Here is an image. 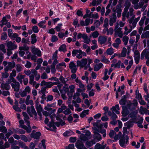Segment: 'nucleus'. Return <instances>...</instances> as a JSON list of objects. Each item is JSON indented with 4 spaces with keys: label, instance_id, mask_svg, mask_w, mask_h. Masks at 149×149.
Wrapping results in <instances>:
<instances>
[{
    "label": "nucleus",
    "instance_id": "obj_1",
    "mask_svg": "<svg viewBox=\"0 0 149 149\" xmlns=\"http://www.w3.org/2000/svg\"><path fill=\"white\" fill-rule=\"evenodd\" d=\"M140 18V17H139L135 19L131 24H130V29H128L126 26L125 27V31L124 33V35H127L132 31V29L136 27V24L137 22L139 20Z\"/></svg>",
    "mask_w": 149,
    "mask_h": 149
},
{
    "label": "nucleus",
    "instance_id": "obj_2",
    "mask_svg": "<svg viewBox=\"0 0 149 149\" xmlns=\"http://www.w3.org/2000/svg\"><path fill=\"white\" fill-rule=\"evenodd\" d=\"M129 137L127 135L123 136L121 137L119 141V143L120 146L125 148L129 144Z\"/></svg>",
    "mask_w": 149,
    "mask_h": 149
},
{
    "label": "nucleus",
    "instance_id": "obj_3",
    "mask_svg": "<svg viewBox=\"0 0 149 149\" xmlns=\"http://www.w3.org/2000/svg\"><path fill=\"white\" fill-rule=\"evenodd\" d=\"M127 58L128 59H130V60L129 61L128 60L125 59L124 61V63L125 65H127L126 67V69L127 71H128L133 65V60L132 56H128L127 57Z\"/></svg>",
    "mask_w": 149,
    "mask_h": 149
},
{
    "label": "nucleus",
    "instance_id": "obj_4",
    "mask_svg": "<svg viewBox=\"0 0 149 149\" xmlns=\"http://www.w3.org/2000/svg\"><path fill=\"white\" fill-rule=\"evenodd\" d=\"M134 9L133 8H130L129 9V12H127L126 15V17L127 18L130 17V16H132V17L129 19L128 22L129 24H131L132 22L134 20L135 15L133 14Z\"/></svg>",
    "mask_w": 149,
    "mask_h": 149
},
{
    "label": "nucleus",
    "instance_id": "obj_5",
    "mask_svg": "<svg viewBox=\"0 0 149 149\" xmlns=\"http://www.w3.org/2000/svg\"><path fill=\"white\" fill-rule=\"evenodd\" d=\"M87 63L88 59L87 58H82L80 61H77V66H80L82 68H84L85 70V67L86 66V64Z\"/></svg>",
    "mask_w": 149,
    "mask_h": 149
},
{
    "label": "nucleus",
    "instance_id": "obj_6",
    "mask_svg": "<svg viewBox=\"0 0 149 149\" xmlns=\"http://www.w3.org/2000/svg\"><path fill=\"white\" fill-rule=\"evenodd\" d=\"M122 133L119 132L118 134H116V133L113 130H111L109 134V136L111 138H113L115 140H117L120 136Z\"/></svg>",
    "mask_w": 149,
    "mask_h": 149
},
{
    "label": "nucleus",
    "instance_id": "obj_7",
    "mask_svg": "<svg viewBox=\"0 0 149 149\" xmlns=\"http://www.w3.org/2000/svg\"><path fill=\"white\" fill-rule=\"evenodd\" d=\"M45 93L46 88L44 87H42L40 91H39V93L40 95H42V96L41 97L42 100L40 101L41 103H44V100L47 98V97L45 95Z\"/></svg>",
    "mask_w": 149,
    "mask_h": 149
},
{
    "label": "nucleus",
    "instance_id": "obj_8",
    "mask_svg": "<svg viewBox=\"0 0 149 149\" xmlns=\"http://www.w3.org/2000/svg\"><path fill=\"white\" fill-rule=\"evenodd\" d=\"M145 57L146 59L149 58V47L146 48L142 52L141 55V59L143 60Z\"/></svg>",
    "mask_w": 149,
    "mask_h": 149
},
{
    "label": "nucleus",
    "instance_id": "obj_9",
    "mask_svg": "<svg viewBox=\"0 0 149 149\" xmlns=\"http://www.w3.org/2000/svg\"><path fill=\"white\" fill-rule=\"evenodd\" d=\"M13 83L11 84V86L15 91H18L20 87L19 83L16 80H13Z\"/></svg>",
    "mask_w": 149,
    "mask_h": 149
},
{
    "label": "nucleus",
    "instance_id": "obj_10",
    "mask_svg": "<svg viewBox=\"0 0 149 149\" xmlns=\"http://www.w3.org/2000/svg\"><path fill=\"white\" fill-rule=\"evenodd\" d=\"M27 111L28 113L31 116L33 117V115L36 117V112L33 106H31V107H28Z\"/></svg>",
    "mask_w": 149,
    "mask_h": 149
},
{
    "label": "nucleus",
    "instance_id": "obj_11",
    "mask_svg": "<svg viewBox=\"0 0 149 149\" xmlns=\"http://www.w3.org/2000/svg\"><path fill=\"white\" fill-rule=\"evenodd\" d=\"M77 66L73 61H71L69 65V67L71 70V72L72 73H76L77 70Z\"/></svg>",
    "mask_w": 149,
    "mask_h": 149
},
{
    "label": "nucleus",
    "instance_id": "obj_12",
    "mask_svg": "<svg viewBox=\"0 0 149 149\" xmlns=\"http://www.w3.org/2000/svg\"><path fill=\"white\" fill-rule=\"evenodd\" d=\"M107 37L106 36H99L98 40L99 43L101 45L104 44L107 41Z\"/></svg>",
    "mask_w": 149,
    "mask_h": 149
},
{
    "label": "nucleus",
    "instance_id": "obj_13",
    "mask_svg": "<svg viewBox=\"0 0 149 149\" xmlns=\"http://www.w3.org/2000/svg\"><path fill=\"white\" fill-rule=\"evenodd\" d=\"M117 17L116 15V13L113 14L112 16L109 18V24L110 26L113 25V24L116 21Z\"/></svg>",
    "mask_w": 149,
    "mask_h": 149
},
{
    "label": "nucleus",
    "instance_id": "obj_14",
    "mask_svg": "<svg viewBox=\"0 0 149 149\" xmlns=\"http://www.w3.org/2000/svg\"><path fill=\"white\" fill-rule=\"evenodd\" d=\"M7 47L8 49L11 50H14L17 48V45L11 41H9L7 43Z\"/></svg>",
    "mask_w": 149,
    "mask_h": 149
},
{
    "label": "nucleus",
    "instance_id": "obj_15",
    "mask_svg": "<svg viewBox=\"0 0 149 149\" xmlns=\"http://www.w3.org/2000/svg\"><path fill=\"white\" fill-rule=\"evenodd\" d=\"M101 121L100 120H97L96 123H93V125L96 126L98 128H101L102 126L103 125L105 128H107L108 126L107 123H105L103 124V125L102 124H98V123L101 122Z\"/></svg>",
    "mask_w": 149,
    "mask_h": 149
},
{
    "label": "nucleus",
    "instance_id": "obj_16",
    "mask_svg": "<svg viewBox=\"0 0 149 149\" xmlns=\"http://www.w3.org/2000/svg\"><path fill=\"white\" fill-rule=\"evenodd\" d=\"M75 146L78 149H88L85 147L81 141H77L75 144Z\"/></svg>",
    "mask_w": 149,
    "mask_h": 149
},
{
    "label": "nucleus",
    "instance_id": "obj_17",
    "mask_svg": "<svg viewBox=\"0 0 149 149\" xmlns=\"http://www.w3.org/2000/svg\"><path fill=\"white\" fill-rule=\"evenodd\" d=\"M26 124L28 126V127L25 125H20V127H21L26 130L27 133H29L31 132V127L30 126L29 122H27V123Z\"/></svg>",
    "mask_w": 149,
    "mask_h": 149
},
{
    "label": "nucleus",
    "instance_id": "obj_18",
    "mask_svg": "<svg viewBox=\"0 0 149 149\" xmlns=\"http://www.w3.org/2000/svg\"><path fill=\"white\" fill-rule=\"evenodd\" d=\"M15 62H8L7 66L4 68L5 71L8 72L9 70H11L12 68L15 67Z\"/></svg>",
    "mask_w": 149,
    "mask_h": 149
},
{
    "label": "nucleus",
    "instance_id": "obj_19",
    "mask_svg": "<svg viewBox=\"0 0 149 149\" xmlns=\"http://www.w3.org/2000/svg\"><path fill=\"white\" fill-rule=\"evenodd\" d=\"M115 34L116 35H118V36L122 38L123 36V32L122 31V29L120 27L118 28L116 30H115Z\"/></svg>",
    "mask_w": 149,
    "mask_h": 149
},
{
    "label": "nucleus",
    "instance_id": "obj_20",
    "mask_svg": "<svg viewBox=\"0 0 149 149\" xmlns=\"http://www.w3.org/2000/svg\"><path fill=\"white\" fill-rule=\"evenodd\" d=\"M122 6L117 5L116 7V9L114 10V11L116 12L117 13V17H119L121 16V13L122 12V10L121 8Z\"/></svg>",
    "mask_w": 149,
    "mask_h": 149
},
{
    "label": "nucleus",
    "instance_id": "obj_21",
    "mask_svg": "<svg viewBox=\"0 0 149 149\" xmlns=\"http://www.w3.org/2000/svg\"><path fill=\"white\" fill-rule=\"evenodd\" d=\"M10 18L11 16L10 15H7L3 17L0 22L3 23V24H6V25L8 22V20L7 19H10Z\"/></svg>",
    "mask_w": 149,
    "mask_h": 149
},
{
    "label": "nucleus",
    "instance_id": "obj_22",
    "mask_svg": "<svg viewBox=\"0 0 149 149\" xmlns=\"http://www.w3.org/2000/svg\"><path fill=\"white\" fill-rule=\"evenodd\" d=\"M86 54L85 52H83L81 50L79 49L78 54L77 55V57L79 58L80 59L82 58L83 56H86Z\"/></svg>",
    "mask_w": 149,
    "mask_h": 149
},
{
    "label": "nucleus",
    "instance_id": "obj_23",
    "mask_svg": "<svg viewBox=\"0 0 149 149\" xmlns=\"http://www.w3.org/2000/svg\"><path fill=\"white\" fill-rule=\"evenodd\" d=\"M111 110L113 112H114L117 114L120 113V112L119 111V110H120V108L119 105L118 104H117L115 106L112 107Z\"/></svg>",
    "mask_w": 149,
    "mask_h": 149
},
{
    "label": "nucleus",
    "instance_id": "obj_24",
    "mask_svg": "<svg viewBox=\"0 0 149 149\" xmlns=\"http://www.w3.org/2000/svg\"><path fill=\"white\" fill-rule=\"evenodd\" d=\"M82 39H83V41L84 43L87 44H88L90 41V39L88 38L87 34L85 33Z\"/></svg>",
    "mask_w": 149,
    "mask_h": 149
},
{
    "label": "nucleus",
    "instance_id": "obj_25",
    "mask_svg": "<svg viewBox=\"0 0 149 149\" xmlns=\"http://www.w3.org/2000/svg\"><path fill=\"white\" fill-rule=\"evenodd\" d=\"M25 77V75H22L20 73H19L17 76L16 78L19 82L22 84L23 82L22 79H24Z\"/></svg>",
    "mask_w": 149,
    "mask_h": 149
},
{
    "label": "nucleus",
    "instance_id": "obj_26",
    "mask_svg": "<svg viewBox=\"0 0 149 149\" xmlns=\"http://www.w3.org/2000/svg\"><path fill=\"white\" fill-rule=\"evenodd\" d=\"M45 141L46 140L44 139H43L41 141V143H39V144L38 147L39 148L42 149V146L44 149H46V146L45 144Z\"/></svg>",
    "mask_w": 149,
    "mask_h": 149
},
{
    "label": "nucleus",
    "instance_id": "obj_27",
    "mask_svg": "<svg viewBox=\"0 0 149 149\" xmlns=\"http://www.w3.org/2000/svg\"><path fill=\"white\" fill-rule=\"evenodd\" d=\"M103 64L100 63L98 64L95 65L94 68V70L95 71H97L103 66Z\"/></svg>",
    "mask_w": 149,
    "mask_h": 149
},
{
    "label": "nucleus",
    "instance_id": "obj_28",
    "mask_svg": "<svg viewBox=\"0 0 149 149\" xmlns=\"http://www.w3.org/2000/svg\"><path fill=\"white\" fill-rule=\"evenodd\" d=\"M64 66H66L65 63L64 62H62L58 64L56 66V69L58 70V71H60L62 69V67Z\"/></svg>",
    "mask_w": 149,
    "mask_h": 149
},
{
    "label": "nucleus",
    "instance_id": "obj_29",
    "mask_svg": "<svg viewBox=\"0 0 149 149\" xmlns=\"http://www.w3.org/2000/svg\"><path fill=\"white\" fill-rule=\"evenodd\" d=\"M10 87L9 84L6 82L5 83H3L1 84V88L3 89L8 90L9 89Z\"/></svg>",
    "mask_w": 149,
    "mask_h": 149
},
{
    "label": "nucleus",
    "instance_id": "obj_30",
    "mask_svg": "<svg viewBox=\"0 0 149 149\" xmlns=\"http://www.w3.org/2000/svg\"><path fill=\"white\" fill-rule=\"evenodd\" d=\"M89 111L88 109L83 111L80 115V117L82 118L85 117L86 115L88 114Z\"/></svg>",
    "mask_w": 149,
    "mask_h": 149
},
{
    "label": "nucleus",
    "instance_id": "obj_31",
    "mask_svg": "<svg viewBox=\"0 0 149 149\" xmlns=\"http://www.w3.org/2000/svg\"><path fill=\"white\" fill-rule=\"evenodd\" d=\"M106 145L100 144L99 143H97L95 146V149H104Z\"/></svg>",
    "mask_w": 149,
    "mask_h": 149
},
{
    "label": "nucleus",
    "instance_id": "obj_32",
    "mask_svg": "<svg viewBox=\"0 0 149 149\" xmlns=\"http://www.w3.org/2000/svg\"><path fill=\"white\" fill-rule=\"evenodd\" d=\"M74 132L71 130H69L68 131H66L63 134V136H71Z\"/></svg>",
    "mask_w": 149,
    "mask_h": 149
},
{
    "label": "nucleus",
    "instance_id": "obj_33",
    "mask_svg": "<svg viewBox=\"0 0 149 149\" xmlns=\"http://www.w3.org/2000/svg\"><path fill=\"white\" fill-rule=\"evenodd\" d=\"M94 133L95 137L94 138L95 139H97L99 141H100L102 139V138L101 137V136L100 134H99L96 132H94Z\"/></svg>",
    "mask_w": 149,
    "mask_h": 149
},
{
    "label": "nucleus",
    "instance_id": "obj_34",
    "mask_svg": "<svg viewBox=\"0 0 149 149\" xmlns=\"http://www.w3.org/2000/svg\"><path fill=\"white\" fill-rule=\"evenodd\" d=\"M58 50L59 51H62L64 52H65L67 51L66 45L64 44L62 45L59 47Z\"/></svg>",
    "mask_w": 149,
    "mask_h": 149
},
{
    "label": "nucleus",
    "instance_id": "obj_35",
    "mask_svg": "<svg viewBox=\"0 0 149 149\" xmlns=\"http://www.w3.org/2000/svg\"><path fill=\"white\" fill-rule=\"evenodd\" d=\"M121 64V61L119 60L118 62L115 64H112L111 65V67H114V68H120V65Z\"/></svg>",
    "mask_w": 149,
    "mask_h": 149
},
{
    "label": "nucleus",
    "instance_id": "obj_36",
    "mask_svg": "<svg viewBox=\"0 0 149 149\" xmlns=\"http://www.w3.org/2000/svg\"><path fill=\"white\" fill-rule=\"evenodd\" d=\"M106 53L108 55H111L113 54L114 52V49L113 48L111 47L108 49L106 50Z\"/></svg>",
    "mask_w": 149,
    "mask_h": 149
},
{
    "label": "nucleus",
    "instance_id": "obj_37",
    "mask_svg": "<svg viewBox=\"0 0 149 149\" xmlns=\"http://www.w3.org/2000/svg\"><path fill=\"white\" fill-rule=\"evenodd\" d=\"M149 38V31H146L143 33L141 36V38Z\"/></svg>",
    "mask_w": 149,
    "mask_h": 149
},
{
    "label": "nucleus",
    "instance_id": "obj_38",
    "mask_svg": "<svg viewBox=\"0 0 149 149\" xmlns=\"http://www.w3.org/2000/svg\"><path fill=\"white\" fill-rule=\"evenodd\" d=\"M22 114L24 116V120L26 123H27V122H29L28 121L29 118L27 113L26 112H22Z\"/></svg>",
    "mask_w": 149,
    "mask_h": 149
},
{
    "label": "nucleus",
    "instance_id": "obj_39",
    "mask_svg": "<svg viewBox=\"0 0 149 149\" xmlns=\"http://www.w3.org/2000/svg\"><path fill=\"white\" fill-rule=\"evenodd\" d=\"M126 97L124 95L122 97L121 100L119 101V103L122 105H125L126 102Z\"/></svg>",
    "mask_w": 149,
    "mask_h": 149
},
{
    "label": "nucleus",
    "instance_id": "obj_40",
    "mask_svg": "<svg viewBox=\"0 0 149 149\" xmlns=\"http://www.w3.org/2000/svg\"><path fill=\"white\" fill-rule=\"evenodd\" d=\"M56 82H47L46 87H45L46 88H49L51 87L53 85L56 84Z\"/></svg>",
    "mask_w": 149,
    "mask_h": 149
},
{
    "label": "nucleus",
    "instance_id": "obj_41",
    "mask_svg": "<svg viewBox=\"0 0 149 149\" xmlns=\"http://www.w3.org/2000/svg\"><path fill=\"white\" fill-rule=\"evenodd\" d=\"M99 33L97 31H95L92 33L90 36V37H93V38H96L98 37Z\"/></svg>",
    "mask_w": 149,
    "mask_h": 149
},
{
    "label": "nucleus",
    "instance_id": "obj_42",
    "mask_svg": "<svg viewBox=\"0 0 149 149\" xmlns=\"http://www.w3.org/2000/svg\"><path fill=\"white\" fill-rule=\"evenodd\" d=\"M141 65H138L136 67L133 74V76L137 74V72L141 70Z\"/></svg>",
    "mask_w": 149,
    "mask_h": 149
},
{
    "label": "nucleus",
    "instance_id": "obj_43",
    "mask_svg": "<svg viewBox=\"0 0 149 149\" xmlns=\"http://www.w3.org/2000/svg\"><path fill=\"white\" fill-rule=\"evenodd\" d=\"M95 143L93 141H87L86 143V146L87 147L89 148L93 144Z\"/></svg>",
    "mask_w": 149,
    "mask_h": 149
},
{
    "label": "nucleus",
    "instance_id": "obj_44",
    "mask_svg": "<svg viewBox=\"0 0 149 149\" xmlns=\"http://www.w3.org/2000/svg\"><path fill=\"white\" fill-rule=\"evenodd\" d=\"M109 26V19L107 18H106L104 21L103 27L106 29H107V27Z\"/></svg>",
    "mask_w": 149,
    "mask_h": 149
},
{
    "label": "nucleus",
    "instance_id": "obj_45",
    "mask_svg": "<svg viewBox=\"0 0 149 149\" xmlns=\"http://www.w3.org/2000/svg\"><path fill=\"white\" fill-rule=\"evenodd\" d=\"M31 43L34 44L36 42V36L35 34H33L31 36Z\"/></svg>",
    "mask_w": 149,
    "mask_h": 149
},
{
    "label": "nucleus",
    "instance_id": "obj_46",
    "mask_svg": "<svg viewBox=\"0 0 149 149\" xmlns=\"http://www.w3.org/2000/svg\"><path fill=\"white\" fill-rule=\"evenodd\" d=\"M127 49L125 47H123L122 51L121 53L120 56L121 57H125L126 55Z\"/></svg>",
    "mask_w": 149,
    "mask_h": 149
},
{
    "label": "nucleus",
    "instance_id": "obj_47",
    "mask_svg": "<svg viewBox=\"0 0 149 149\" xmlns=\"http://www.w3.org/2000/svg\"><path fill=\"white\" fill-rule=\"evenodd\" d=\"M102 58L101 61L104 63L109 64L110 63V61L108 59L106 58L104 56H102Z\"/></svg>",
    "mask_w": 149,
    "mask_h": 149
},
{
    "label": "nucleus",
    "instance_id": "obj_48",
    "mask_svg": "<svg viewBox=\"0 0 149 149\" xmlns=\"http://www.w3.org/2000/svg\"><path fill=\"white\" fill-rule=\"evenodd\" d=\"M31 138L35 139H37V132H36L35 130H33L31 134Z\"/></svg>",
    "mask_w": 149,
    "mask_h": 149
},
{
    "label": "nucleus",
    "instance_id": "obj_49",
    "mask_svg": "<svg viewBox=\"0 0 149 149\" xmlns=\"http://www.w3.org/2000/svg\"><path fill=\"white\" fill-rule=\"evenodd\" d=\"M129 40V37L128 36H125L123 38L122 40L124 43L125 45H126L128 43Z\"/></svg>",
    "mask_w": 149,
    "mask_h": 149
},
{
    "label": "nucleus",
    "instance_id": "obj_50",
    "mask_svg": "<svg viewBox=\"0 0 149 149\" xmlns=\"http://www.w3.org/2000/svg\"><path fill=\"white\" fill-rule=\"evenodd\" d=\"M54 124L57 127H59L60 125L62 126L65 124V123L61 120H60V122L54 123Z\"/></svg>",
    "mask_w": 149,
    "mask_h": 149
},
{
    "label": "nucleus",
    "instance_id": "obj_51",
    "mask_svg": "<svg viewBox=\"0 0 149 149\" xmlns=\"http://www.w3.org/2000/svg\"><path fill=\"white\" fill-rule=\"evenodd\" d=\"M13 80L16 79H15L14 77H12V76H10L9 78L8 79V80L6 81V82L9 84L11 82H13V83H14V82L13 81Z\"/></svg>",
    "mask_w": 149,
    "mask_h": 149
},
{
    "label": "nucleus",
    "instance_id": "obj_52",
    "mask_svg": "<svg viewBox=\"0 0 149 149\" xmlns=\"http://www.w3.org/2000/svg\"><path fill=\"white\" fill-rule=\"evenodd\" d=\"M63 25L62 23L58 24L57 26H56L55 29L57 31H61V27Z\"/></svg>",
    "mask_w": 149,
    "mask_h": 149
},
{
    "label": "nucleus",
    "instance_id": "obj_53",
    "mask_svg": "<svg viewBox=\"0 0 149 149\" xmlns=\"http://www.w3.org/2000/svg\"><path fill=\"white\" fill-rule=\"evenodd\" d=\"M19 50H22V51H26L29 49V47H27L26 45H24L23 46L19 47Z\"/></svg>",
    "mask_w": 149,
    "mask_h": 149
},
{
    "label": "nucleus",
    "instance_id": "obj_54",
    "mask_svg": "<svg viewBox=\"0 0 149 149\" xmlns=\"http://www.w3.org/2000/svg\"><path fill=\"white\" fill-rule=\"evenodd\" d=\"M146 18V16H143L141 17V20L139 22V25L140 26H141L143 25Z\"/></svg>",
    "mask_w": 149,
    "mask_h": 149
},
{
    "label": "nucleus",
    "instance_id": "obj_55",
    "mask_svg": "<svg viewBox=\"0 0 149 149\" xmlns=\"http://www.w3.org/2000/svg\"><path fill=\"white\" fill-rule=\"evenodd\" d=\"M0 132L6 133L7 132V130L5 126H1L0 127Z\"/></svg>",
    "mask_w": 149,
    "mask_h": 149
},
{
    "label": "nucleus",
    "instance_id": "obj_56",
    "mask_svg": "<svg viewBox=\"0 0 149 149\" xmlns=\"http://www.w3.org/2000/svg\"><path fill=\"white\" fill-rule=\"evenodd\" d=\"M31 48L32 53L34 54L37 55V48H36L34 46H33Z\"/></svg>",
    "mask_w": 149,
    "mask_h": 149
},
{
    "label": "nucleus",
    "instance_id": "obj_57",
    "mask_svg": "<svg viewBox=\"0 0 149 149\" xmlns=\"http://www.w3.org/2000/svg\"><path fill=\"white\" fill-rule=\"evenodd\" d=\"M73 24L75 26V27L77 26L79 27L80 26V24H78V20L77 19H76L74 20Z\"/></svg>",
    "mask_w": 149,
    "mask_h": 149
},
{
    "label": "nucleus",
    "instance_id": "obj_58",
    "mask_svg": "<svg viewBox=\"0 0 149 149\" xmlns=\"http://www.w3.org/2000/svg\"><path fill=\"white\" fill-rule=\"evenodd\" d=\"M107 30V35H111L113 33V29L111 27L109 28V29H106Z\"/></svg>",
    "mask_w": 149,
    "mask_h": 149
},
{
    "label": "nucleus",
    "instance_id": "obj_59",
    "mask_svg": "<svg viewBox=\"0 0 149 149\" xmlns=\"http://www.w3.org/2000/svg\"><path fill=\"white\" fill-rule=\"evenodd\" d=\"M88 63L86 65V67L85 68V70H87L88 68V67H90V64L93 63L92 60L91 59H88Z\"/></svg>",
    "mask_w": 149,
    "mask_h": 149
},
{
    "label": "nucleus",
    "instance_id": "obj_60",
    "mask_svg": "<svg viewBox=\"0 0 149 149\" xmlns=\"http://www.w3.org/2000/svg\"><path fill=\"white\" fill-rule=\"evenodd\" d=\"M7 37V34L6 33H3L2 34L1 38L2 40H5L6 39Z\"/></svg>",
    "mask_w": 149,
    "mask_h": 149
},
{
    "label": "nucleus",
    "instance_id": "obj_61",
    "mask_svg": "<svg viewBox=\"0 0 149 149\" xmlns=\"http://www.w3.org/2000/svg\"><path fill=\"white\" fill-rule=\"evenodd\" d=\"M63 113L65 115H68L71 113L70 109L69 108L66 109V110L63 112Z\"/></svg>",
    "mask_w": 149,
    "mask_h": 149
},
{
    "label": "nucleus",
    "instance_id": "obj_62",
    "mask_svg": "<svg viewBox=\"0 0 149 149\" xmlns=\"http://www.w3.org/2000/svg\"><path fill=\"white\" fill-rule=\"evenodd\" d=\"M79 50L74 49L72 52V55L74 57L78 54L79 52Z\"/></svg>",
    "mask_w": 149,
    "mask_h": 149
},
{
    "label": "nucleus",
    "instance_id": "obj_63",
    "mask_svg": "<svg viewBox=\"0 0 149 149\" xmlns=\"http://www.w3.org/2000/svg\"><path fill=\"white\" fill-rule=\"evenodd\" d=\"M58 40L57 37L55 35H53L52 36L51 41L52 42H54Z\"/></svg>",
    "mask_w": 149,
    "mask_h": 149
},
{
    "label": "nucleus",
    "instance_id": "obj_64",
    "mask_svg": "<svg viewBox=\"0 0 149 149\" xmlns=\"http://www.w3.org/2000/svg\"><path fill=\"white\" fill-rule=\"evenodd\" d=\"M59 79L62 83L64 84H65L66 81L68 80L67 78H65L62 76L60 77Z\"/></svg>",
    "mask_w": 149,
    "mask_h": 149
}]
</instances>
